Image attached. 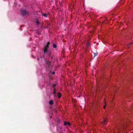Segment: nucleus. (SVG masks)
Instances as JSON below:
<instances>
[{
    "label": "nucleus",
    "instance_id": "nucleus-4",
    "mask_svg": "<svg viewBox=\"0 0 133 133\" xmlns=\"http://www.w3.org/2000/svg\"><path fill=\"white\" fill-rule=\"evenodd\" d=\"M70 125L71 124L69 122H67L66 121H65L64 122V125H68L69 126H70Z\"/></svg>",
    "mask_w": 133,
    "mask_h": 133
},
{
    "label": "nucleus",
    "instance_id": "nucleus-16",
    "mask_svg": "<svg viewBox=\"0 0 133 133\" xmlns=\"http://www.w3.org/2000/svg\"><path fill=\"white\" fill-rule=\"evenodd\" d=\"M56 85V84H54L53 85V87H55Z\"/></svg>",
    "mask_w": 133,
    "mask_h": 133
},
{
    "label": "nucleus",
    "instance_id": "nucleus-13",
    "mask_svg": "<svg viewBox=\"0 0 133 133\" xmlns=\"http://www.w3.org/2000/svg\"><path fill=\"white\" fill-rule=\"evenodd\" d=\"M57 123H59L60 122V120L59 119H58L57 121Z\"/></svg>",
    "mask_w": 133,
    "mask_h": 133
},
{
    "label": "nucleus",
    "instance_id": "nucleus-8",
    "mask_svg": "<svg viewBox=\"0 0 133 133\" xmlns=\"http://www.w3.org/2000/svg\"><path fill=\"white\" fill-rule=\"evenodd\" d=\"M121 128H122L120 126H119L118 127H117V129L118 130H119Z\"/></svg>",
    "mask_w": 133,
    "mask_h": 133
},
{
    "label": "nucleus",
    "instance_id": "nucleus-6",
    "mask_svg": "<svg viewBox=\"0 0 133 133\" xmlns=\"http://www.w3.org/2000/svg\"><path fill=\"white\" fill-rule=\"evenodd\" d=\"M107 119H104L103 121H102V123L103 124H105L107 122Z\"/></svg>",
    "mask_w": 133,
    "mask_h": 133
},
{
    "label": "nucleus",
    "instance_id": "nucleus-11",
    "mask_svg": "<svg viewBox=\"0 0 133 133\" xmlns=\"http://www.w3.org/2000/svg\"><path fill=\"white\" fill-rule=\"evenodd\" d=\"M94 57H95L96 56H97V52H96V53H94Z\"/></svg>",
    "mask_w": 133,
    "mask_h": 133
},
{
    "label": "nucleus",
    "instance_id": "nucleus-15",
    "mask_svg": "<svg viewBox=\"0 0 133 133\" xmlns=\"http://www.w3.org/2000/svg\"><path fill=\"white\" fill-rule=\"evenodd\" d=\"M36 23L38 25H39V22L38 21H37Z\"/></svg>",
    "mask_w": 133,
    "mask_h": 133
},
{
    "label": "nucleus",
    "instance_id": "nucleus-19",
    "mask_svg": "<svg viewBox=\"0 0 133 133\" xmlns=\"http://www.w3.org/2000/svg\"><path fill=\"white\" fill-rule=\"evenodd\" d=\"M133 44V42H131V43H130V44Z\"/></svg>",
    "mask_w": 133,
    "mask_h": 133
},
{
    "label": "nucleus",
    "instance_id": "nucleus-20",
    "mask_svg": "<svg viewBox=\"0 0 133 133\" xmlns=\"http://www.w3.org/2000/svg\"><path fill=\"white\" fill-rule=\"evenodd\" d=\"M37 59L38 61H39V58H38Z\"/></svg>",
    "mask_w": 133,
    "mask_h": 133
},
{
    "label": "nucleus",
    "instance_id": "nucleus-1",
    "mask_svg": "<svg viewBox=\"0 0 133 133\" xmlns=\"http://www.w3.org/2000/svg\"><path fill=\"white\" fill-rule=\"evenodd\" d=\"M50 44V42H49L47 43L46 45H44L43 48L44 53V54H47V55L49 57H51V55L52 54V51L51 50H49L48 49L49 47Z\"/></svg>",
    "mask_w": 133,
    "mask_h": 133
},
{
    "label": "nucleus",
    "instance_id": "nucleus-22",
    "mask_svg": "<svg viewBox=\"0 0 133 133\" xmlns=\"http://www.w3.org/2000/svg\"><path fill=\"white\" fill-rule=\"evenodd\" d=\"M51 117H51H51H50V118H51Z\"/></svg>",
    "mask_w": 133,
    "mask_h": 133
},
{
    "label": "nucleus",
    "instance_id": "nucleus-9",
    "mask_svg": "<svg viewBox=\"0 0 133 133\" xmlns=\"http://www.w3.org/2000/svg\"><path fill=\"white\" fill-rule=\"evenodd\" d=\"M42 15L43 16L47 17V15H48L47 14H42Z\"/></svg>",
    "mask_w": 133,
    "mask_h": 133
},
{
    "label": "nucleus",
    "instance_id": "nucleus-3",
    "mask_svg": "<svg viewBox=\"0 0 133 133\" xmlns=\"http://www.w3.org/2000/svg\"><path fill=\"white\" fill-rule=\"evenodd\" d=\"M45 63L46 67H49L51 66L52 65L50 64L51 62L47 60L45 61Z\"/></svg>",
    "mask_w": 133,
    "mask_h": 133
},
{
    "label": "nucleus",
    "instance_id": "nucleus-2",
    "mask_svg": "<svg viewBox=\"0 0 133 133\" xmlns=\"http://www.w3.org/2000/svg\"><path fill=\"white\" fill-rule=\"evenodd\" d=\"M20 11L21 14L23 16H25L28 14V12L24 9H21Z\"/></svg>",
    "mask_w": 133,
    "mask_h": 133
},
{
    "label": "nucleus",
    "instance_id": "nucleus-5",
    "mask_svg": "<svg viewBox=\"0 0 133 133\" xmlns=\"http://www.w3.org/2000/svg\"><path fill=\"white\" fill-rule=\"evenodd\" d=\"M58 98H60L61 97V94L60 92H58L57 94Z\"/></svg>",
    "mask_w": 133,
    "mask_h": 133
},
{
    "label": "nucleus",
    "instance_id": "nucleus-21",
    "mask_svg": "<svg viewBox=\"0 0 133 133\" xmlns=\"http://www.w3.org/2000/svg\"><path fill=\"white\" fill-rule=\"evenodd\" d=\"M54 90H55V89H54Z\"/></svg>",
    "mask_w": 133,
    "mask_h": 133
},
{
    "label": "nucleus",
    "instance_id": "nucleus-7",
    "mask_svg": "<svg viewBox=\"0 0 133 133\" xmlns=\"http://www.w3.org/2000/svg\"><path fill=\"white\" fill-rule=\"evenodd\" d=\"M49 104L51 105L53 104V102L52 100H50L49 101Z\"/></svg>",
    "mask_w": 133,
    "mask_h": 133
},
{
    "label": "nucleus",
    "instance_id": "nucleus-12",
    "mask_svg": "<svg viewBox=\"0 0 133 133\" xmlns=\"http://www.w3.org/2000/svg\"><path fill=\"white\" fill-rule=\"evenodd\" d=\"M90 45V43L89 42H88L87 44V46H89Z\"/></svg>",
    "mask_w": 133,
    "mask_h": 133
},
{
    "label": "nucleus",
    "instance_id": "nucleus-14",
    "mask_svg": "<svg viewBox=\"0 0 133 133\" xmlns=\"http://www.w3.org/2000/svg\"><path fill=\"white\" fill-rule=\"evenodd\" d=\"M106 103L105 102V104L103 106V108L104 109H105L106 108Z\"/></svg>",
    "mask_w": 133,
    "mask_h": 133
},
{
    "label": "nucleus",
    "instance_id": "nucleus-17",
    "mask_svg": "<svg viewBox=\"0 0 133 133\" xmlns=\"http://www.w3.org/2000/svg\"><path fill=\"white\" fill-rule=\"evenodd\" d=\"M55 72H52V74L53 75H54L55 74Z\"/></svg>",
    "mask_w": 133,
    "mask_h": 133
},
{
    "label": "nucleus",
    "instance_id": "nucleus-10",
    "mask_svg": "<svg viewBox=\"0 0 133 133\" xmlns=\"http://www.w3.org/2000/svg\"><path fill=\"white\" fill-rule=\"evenodd\" d=\"M53 46L54 48H56L57 47V45L55 44H54L53 45Z\"/></svg>",
    "mask_w": 133,
    "mask_h": 133
},
{
    "label": "nucleus",
    "instance_id": "nucleus-18",
    "mask_svg": "<svg viewBox=\"0 0 133 133\" xmlns=\"http://www.w3.org/2000/svg\"><path fill=\"white\" fill-rule=\"evenodd\" d=\"M56 93V91H54V92H53V94H55Z\"/></svg>",
    "mask_w": 133,
    "mask_h": 133
}]
</instances>
